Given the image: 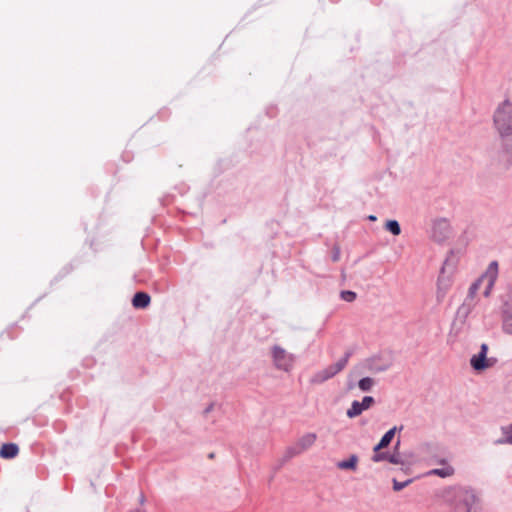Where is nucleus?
Wrapping results in <instances>:
<instances>
[{"mask_svg": "<svg viewBox=\"0 0 512 512\" xmlns=\"http://www.w3.org/2000/svg\"><path fill=\"white\" fill-rule=\"evenodd\" d=\"M271 355L273 364L277 369L289 372L293 368L295 356L287 352L284 348L274 345L271 348Z\"/></svg>", "mask_w": 512, "mask_h": 512, "instance_id": "9", "label": "nucleus"}, {"mask_svg": "<svg viewBox=\"0 0 512 512\" xmlns=\"http://www.w3.org/2000/svg\"><path fill=\"white\" fill-rule=\"evenodd\" d=\"M340 259V250L339 248L335 247L333 250L332 260L334 262H337Z\"/></svg>", "mask_w": 512, "mask_h": 512, "instance_id": "23", "label": "nucleus"}, {"mask_svg": "<svg viewBox=\"0 0 512 512\" xmlns=\"http://www.w3.org/2000/svg\"><path fill=\"white\" fill-rule=\"evenodd\" d=\"M489 347L486 343H482L478 353L474 354L470 358V366L476 372H483L487 369L494 367L497 363V359L494 357H488Z\"/></svg>", "mask_w": 512, "mask_h": 512, "instance_id": "6", "label": "nucleus"}, {"mask_svg": "<svg viewBox=\"0 0 512 512\" xmlns=\"http://www.w3.org/2000/svg\"><path fill=\"white\" fill-rule=\"evenodd\" d=\"M444 466L442 468H435L426 473L427 476H438L440 478H449L454 475L455 469L447 464L445 460L440 461Z\"/></svg>", "mask_w": 512, "mask_h": 512, "instance_id": "14", "label": "nucleus"}, {"mask_svg": "<svg viewBox=\"0 0 512 512\" xmlns=\"http://www.w3.org/2000/svg\"><path fill=\"white\" fill-rule=\"evenodd\" d=\"M493 124L501 138L512 137V102L504 100L495 109Z\"/></svg>", "mask_w": 512, "mask_h": 512, "instance_id": "2", "label": "nucleus"}, {"mask_svg": "<svg viewBox=\"0 0 512 512\" xmlns=\"http://www.w3.org/2000/svg\"><path fill=\"white\" fill-rule=\"evenodd\" d=\"M502 437L496 441V444L512 445V422L501 427Z\"/></svg>", "mask_w": 512, "mask_h": 512, "instance_id": "18", "label": "nucleus"}, {"mask_svg": "<svg viewBox=\"0 0 512 512\" xmlns=\"http://www.w3.org/2000/svg\"><path fill=\"white\" fill-rule=\"evenodd\" d=\"M375 400L372 396H365L362 401H353L346 414L349 418H355L359 416L363 411L368 410Z\"/></svg>", "mask_w": 512, "mask_h": 512, "instance_id": "11", "label": "nucleus"}, {"mask_svg": "<svg viewBox=\"0 0 512 512\" xmlns=\"http://www.w3.org/2000/svg\"><path fill=\"white\" fill-rule=\"evenodd\" d=\"M340 296L346 302H353L356 299V293L350 290L342 291Z\"/></svg>", "mask_w": 512, "mask_h": 512, "instance_id": "21", "label": "nucleus"}, {"mask_svg": "<svg viewBox=\"0 0 512 512\" xmlns=\"http://www.w3.org/2000/svg\"><path fill=\"white\" fill-rule=\"evenodd\" d=\"M19 452L18 446L14 443L3 444L0 449V457L11 459L17 456Z\"/></svg>", "mask_w": 512, "mask_h": 512, "instance_id": "16", "label": "nucleus"}, {"mask_svg": "<svg viewBox=\"0 0 512 512\" xmlns=\"http://www.w3.org/2000/svg\"><path fill=\"white\" fill-rule=\"evenodd\" d=\"M375 385V380L371 377H364L359 380L358 387L363 392L370 391Z\"/></svg>", "mask_w": 512, "mask_h": 512, "instance_id": "19", "label": "nucleus"}, {"mask_svg": "<svg viewBox=\"0 0 512 512\" xmlns=\"http://www.w3.org/2000/svg\"><path fill=\"white\" fill-rule=\"evenodd\" d=\"M397 430H402V427L398 428L397 426L392 427L389 429L380 439L379 443L374 446L373 448V455L371 457V460L374 463H379L384 461V451L383 449L386 448L391 441L393 440L395 433Z\"/></svg>", "mask_w": 512, "mask_h": 512, "instance_id": "10", "label": "nucleus"}, {"mask_svg": "<svg viewBox=\"0 0 512 512\" xmlns=\"http://www.w3.org/2000/svg\"><path fill=\"white\" fill-rule=\"evenodd\" d=\"M317 440L316 433L308 432L299 437L295 443L285 451V457L292 458L309 450Z\"/></svg>", "mask_w": 512, "mask_h": 512, "instance_id": "8", "label": "nucleus"}, {"mask_svg": "<svg viewBox=\"0 0 512 512\" xmlns=\"http://www.w3.org/2000/svg\"><path fill=\"white\" fill-rule=\"evenodd\" d=\"M455 261L452 253L445 259L440 274L437 279L436 297L438 301H442L446 296V293L452 286L453 274L455 271Z\"/></svg>", "mask_w": 512, "mask_h": 512, "instance_id": "4", "label": "nucleus"}, {"mask_svg": "<svg viewBox=\"0 0 512 512\" xmlns=\"http://www.w3.org/2000/svg\"><path fill=\"white\" fill-rule=\"evenodd\" d=\"M451 227L450 223L446 219H439L434 222L432 228V236L436 241H443L450 235Z\"/></svg>", "mask_w": 512, "mask_h": 512, "instance_id": "12", "label": "nucleus"}, {"mask_svg": "<svg viewBox=\"0 0 512 512\" xmlns=\"http://www.w3.org/2000/svg\"><path fill=\"white\" fill-rule=\"evenodd\" d=\"M149 303L150 296L144 292H137L132 299V304L135 308H146Z\"/></svg>", "mask_w": 512, "mask_h": 512, "instance_id": "17", "label": "nucleus"}, {"mask_svg": "<svg viewBox=\"0 0 512 512\" xmlns=\"http://www.w3.org/2000/svg\"><path fill=\"white\" fill-rule=\"evenodd\" d=\"M348 355H345L344 357H342L341 359H339L336 363L334 364H331L329 366H327L326 368L316 372L310 382L312 384H321V383H324L325 381L333 378L335 375H337L340 371H342L347 363H348Z\"/></svg>", "mask_w": 512, "mask_h": 512, "instance_id": "7", "label": "nucleus"}, {"mask_svg": "<svg viewBox=\"0 0 512 512\" xmlns=\"http://www.w3.org/2000/svg\"><path fill=\"white\" fill-rule=\"evenodd\" d=\"M385 228H386V230H388L395 236H397L401 233L400 225H399L398 221H396V220L387 221L385 224Z\"/></svg>", "mask_w": 512, "mask_h": 512, "instance_id": "20", "label": "nucleus"}, {"mask_svg": "<svg viewBox=\"0 0 512 512\" xmlns=\"http://www.w3.org/2000/svg\"><path fill=\"white\" fill-rule=\"evenodd\" d=\"M359 462V458L356 454H352L348 459L341 460L336 463V467L340 470H351L355 471L357 469V465Z\"/></svg>", "mask_w": 512, "mask_h": 512, "instance_id": "15", "label": "nucleus"}, {"mask_svg": "<svg viewBox=\"0 0 512 512\" xmlns=\"http://www.w3.org/2000/svg\"><path fill=\"white\" fill-rule=\"evenodd\" d=\"M499 266L497 261L489 263L485 272L471 284L468 290V297L474 298L480 288L483 286V295L488 298L494 288L495 282L498 278Z\"/></svg>", "mask_w": 512, "mask_h": 512, "instance_id": "3", "label": "nucleus"}, {"mask_svg": "<svg viewBox=\"0 0 512 512\" xmlns=\"http://www.w3.org/2000/svg\"><path fill=\"white\" fill-rule=\"evenodd\" d=\"M438 497L452 512H483L484 509L480 493L470 486L445 487Z\"/></svg>", "mask_w": 512, "mask_h": 512, "instance_id": "1", "label": "nucleus"}, {"mask_svg": "<svg viewBox=\"0 0 512 512\" xmlns=\"http://www.w3.org/2000/svg\"><path fill=\"white\" fill-rule=\"evenodd\" d=\"M144 501H145L144 495H141V497H140V503H144Z\"/></svg>", "mask_w": 512, "mask_h": 512, "instance_id": "25", "label": "nucleus"}, {"mask_svg": "<svg viewBox=\"0 0 512 512\" xmlns=\"http://www.w3.org/2000/svg\"><path fill=\"white\" fill-rule=\"evenodd\" d=\"M400 440H397L393 451L391 453L385 452L384 453V461L389 462L393 465H398L401 467V469H404V467H408L409 463L405 459L404 455L400 452Z\"/></svg>", "mask_w": 512, "mask_h": 512, "instance_id": "13", "label": "nucleus"}, {"mask_svg": "<svg viewBox=\"0 0 512 512\" xmlns=\"http://www.w3.org/2000/svg\"><path fill=\"white\" fill-rule=\"evenodd\" d=\"M369 220L374 221V220H376V217L374 215H370Z\"/></svg>", "mask_w": 512, "mask_h": 512, "instance_id": "24", "label": "nucleus"}, {"mask_svg": "<svg viewBox=\"0 0 512 512\" xmlns=\"http://www.w3.org/2000/svg\"><path fill=\"white\" fill-rule=\"evenodd\" d=\"M410 483H412V479H408L404 482H399L396 479H393V489H394V491H401L406 486H408Z\"/></svg>", "mask_w": 512, "mask_h": 512, "instance_id": "22", "label": "nucleus"}, {"mask_svg": "<svg viewBox=\"0 0 512 512\" xmlns=\"http://www.w3.org/2000/svg\"><path fill=\"white\" fill-rule=\"evenodd\" d=\"M499 318L502 333L512 336V288L500 296Z\"/></svg>", "mask_w": 512, "mask_h": 512, "instance_id": "5", "label": "nucleus"}]
</instances>
